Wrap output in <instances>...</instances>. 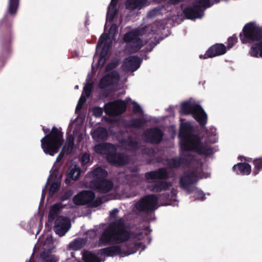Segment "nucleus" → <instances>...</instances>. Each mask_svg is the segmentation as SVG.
Here are the masks:
<instances>
[{
  "mask_svg": "<svg viewBox=\"0 0 262 262\" xmlns=\"http://www.w3.org/2000/svg\"><path fill=\"white\" fill-rule=\"evenodd\" d=\"M164 133L158 127L147 129L143 133V137L146 143L152 144H158L161 142Z\"/></svg>",
  "mask_w": 262,
  "mask_h": 262,
  "instance_id": "nucleus-11",
  "label": "nucleus"
},
{
  "mask_svg": "<svg viewBox=\"0 0 262 262\" xmlns=\"http://www.w3.org/2000/svg\"><path fill=\"white\" fill-rule=\"evenodd\" d=\"M45 194L43 192H42V196H41V199L43 200L45 199Z\"/></svg>",
  "mask_w": 262,
  "mask_h": 262,
  "instance_id": "nucleus-63",
  "label": "nucleus"
},
{
  "mask_svg": "<svg viewBox=\"0 0 262 262\" xmlns=\"http://www.w3.org/2000/svg\"><path fill=\"white\" fill-rule=\"evenodd\" d=\"M197 181L196 173L193 170L185 171L180 178V185L181 187L186 190L188 194L193 192L196 187L192 186Z\"/></svg>",
  "mask_w": 262,
  "mask_h": 262,
  "instance_id": "nucleus-9",
  "label": "nucleus"
},
{
  "mask_svg": "<svg viewBox=\"0 0 262 262\" xmlns=\"http://www.w3.org/2000/svg\"><path fill=\"white\" fill-rule=\"evenodd\" d=\"M91 174L94 179H102L107 177L108 173L105 169L99 166L94 169Z\"/></svg>",
  "mask_w": 262,
  "mask_h": 262,
  "instance_id": "nucleus-30",
  "label": "nucleus"
},
{
  "mask_svg": "<svg viewBox=\"0 0 262 262\" xmlns=\"http://www.w3.org/2000/svg\"><path fill=\"white\" fill-rule=\"evenodd\" d=\"M81 173V169L79 167L74 165L73 167H70L68 169V178L65 180V183L69 184L70 183L69 179L76 180L78 179Z\"/></svg>",
  "mask_w": 262,
  "mask_h": 262,
  "instance_id": "nucleus-28",
  "label": "nucleus"
},
{
  "mask_svg": "<svg viewBox=\"0 0 262 262\" xmlns=\"http://www.w3.org/2000/svg\"><path fill=\"white\" fill-rule=\"evenodd\" d=\"M71 227V222L69 218L59 216L55 221L54 231L60 236H63Z\"/></svg>",
  "mask_w": 262,
  "mask_h": 262,
  "instance_id": "nucleus-13",
  "label": "nucleus"
},
{
  "mask_svg": "<svg viewBox=\"0 0 262 262\" xmlns=\"http://www.w3.org/2000/svg\"><path fill=\"white\" fill-rule=\"evenodd\" d=\"M142 152L143 154L146 155L150 157H154L156 154L155 150L152 147H145L142 149Z\"/></svg>",
  "mask_w": 262,
  "mask_h": 262,
  "instance_id": "nucleus-44",
  "label": "nucleus"
},
{
  "mask_svg": "<svg viewBox=\"0 0 262 262\" xmlns=\"http://www.w3.org/2000/svg\"><path fill=\"white\" fill-rule=\"evenodd\" d=\"M183 13L185 17L189 19L201 18L204 15V10H201L200 7L194 4L185 8Z\"/></svg>",
  "mask_w": 262,
  "mask_h": 262,
  "instance_id": "nucleus-18",
  "label": "nucleus"
},
{
  "mask_svg": "<svg viewBox=\"0 0 262 262\" xmlns=\"http://www.w3.org/2000/svg\"><path fill=\"white\" fill-rule=\"evenodd\" d=\"M109 92L107 90H104L102 91L100 93V96L101 97L107 98L108 96Z\"/></svg>",
  "mask_w": 262,
  "mask_h": 262,
  "instance_id": "nucleus-57",
  "label": "nucleus"
},
{
  "mask_svg": "<svg viewBox=\"0 0 262 262\" xmlns=\"http://www.w3.org/2000/svg\"><path fill=\"white\" fill-rule=\"evenodd\" d=\"M19 6V0H9L8 13L13 16L16 15Z\"/></svg>",
  "mask_w": 262,
  "mask_h": 262,
  "instance_id": "nucleus-37",
  "label": "nucleus"
},
{
  "mask_svg": "<svg viewBox=\"0 0 262 262\" xmlns=\"http://www.w3.org/2000/svg\"><path fill=\"white\" fill-rule=\"evenodd\" d=\"M73 194V192L72 190L69 189L66 191L62 195H61L60 197V200L61 201H64L67 200H69L71 198Z\"/></svg>",
  "mask_w": 262,
  "mask_h": 262,
  "instance_id": "nucleus-45",
  "label": "nucleus"
},
{
  "mask_svg": "<svg viewBox=\"0 0 262 262\" xmlns=\"http://www.w3.org/2000/svg\"><path fill=\"white\" fill-rule=\"evenodd\" d=\"M95 198V193L91 190H83L73 198V203L77 206L84 205L91 203Z\"/></svg>",
  "mask_w": 262,
  "mask_h": 262,
  "instance_id": "nucleus-14",
  "label": "nucleus"
},
{
  "mask_svg": "<svg viewBox=\"0 0 262 262\" xmlns=\"http://www.w3.org/2000/svg\"><path fill=\"white\" fill-rule=\"evenodd\" d=\"M40 257L42 258L43 262H56L57 261L54 255L46 254L45 251L41 253Z\"/></svg>",
  "mask_w": 262,
  "mask_h": 262,
  "instance_id": "nucleus-40",
  "label": "nucleus"
},
{
  "mask_svg": "<svg viewBox=\"0 0 262 262\" xmlns=\"http://www.w3.org/2000/svg\"><path fill=\"white\" fill-rule=\"evenodd\" d=\"M122 143L129 150H136L139 147L138 142L136 140H134L132 137H128L127 139H123Z\"/></svg>",
  "mask_w": 262,
  "mask_h": 262,
  "instance_id": "nucleus-35",
  "label": "nucleus"
},
{
  "mask_svg": "<svg viewBox=\"0 0 262 262\" xmlns=\"http://www.w3.org/2000/svg\"><path fill=\"white\" fill-rule=\"evenodd\" d=\"M124 251L119 246L113 245L106 248L99 249L98 254L106 256H114L115 255H122Z\"/></svg>",
  "mask_w": 262,
  "mask_h": 262,
  "instance_id": "nucleus-20",
  "label": "nucleus"
},
{
  "mask_svg": "<svg viewBox=\"0 0 262 262\" xmlns=\"http://www.w3.org/2000/svg\"><path fill=\"white\" fill-rule=\"evenodd\" d=\"M108 37L107 34L103 33L100 37L98 43L97 44L96 49L100 48L103 45V42L107 39Z\"/></svg>",
  "mask_w": 262,
  "mask_h": 262,
  "instance_id": "nucleus-49",
  "label": "nucleus"
},
{
  "mask_svg": "<svg viewBox=\"0 0 262 262\" xmlns=\"http://www.w3.org/2000/svg\"><path fill=\"white\" fill-rule=\"evenodd\" d=\"M145 178L147 182H150V180L155 179H167L169 178V176L167 170L165 168H159L157 170L146 172Z\"/></svg>",
  "mask_w": 262,
  "mask_h": 262,
  "instance_id": "nucleus-17",
  "label": "nucleus"
},
{
  "mask_svg": "<svg viewBox=\"0 0 262 262\" xmlns=\"http://www.w3.org/2000/svg\"><path fill=\"white\" fill-rule=\"evenodd\" d=\"M194 129L189 123H183L180 128L178 137L181 146L184 151H193L200 155L210 156L213 151L212 148L204 145L201 138L198 134L193 133Z\"/></svg>",
  "mask_w": 262,
  "mask_h": 262,
  "instance_id": "nucleus-2",
  "label": "nucleus"
},
{
  "mask_svg": "<svg viewBox=\"0 0 262 262\" xmlns=\"http://www.w3.org/2000/svg\"><path fill=\"white\" fill-rule=\"evenodd\" d=\"M90 186L93 189L100 193H107L113 188L114 184L111 180L106 178L93 179L90 182Z\"/></svg>",
  "mask_w": 262,
  "mask_h": 262,
  "instance_id": "nucleus-12",
  "label": "nucleus"
},
{
  "mask_svg": "<svg viewBox=\"0 0 262 262\" xmlns=\"http://www.w3.org/2000/svg\"><path fill=\"white\" fill-rule=\"evenodd\" d=\"M232 170L237 174L249 175L251 172V166L248 163L240 162L234 165Z\"/></svg>",
  "mask_w": 262,
  "mask_h": 262,
  "instance_id": "nucleus-22",
  "label": "nucleus"
},
{
  "mask_svg": "<svg viewBox=\"0 0 262 262\" xmlns=\"http://www.w3.org/2000/svg\"><path fill=\"white\" fill-rule=\"evenodd\" d=\"M101 203H102V202H101V200H97L94 202V206L96 207V206L100 205Z\"/></svg>",
  "mask_w": 262,
  "mask_h": 262,
  "instance_id": "nucleus-61",
  "label": "nucleus"
},
{
  "mask_svg": "<svg viewBox=\"0 0 262 262\" xmlns=\"http://www.w3.org/2000/svg\"><path fill=\"white\" fill-rule=\"evenodd\" d=\"M150 31L149 27L145 26L142 28H136L126 33L123 37V41L127 44L130 43L128 48L131 52L136 53L143 47V40L141 36L145 35Z\"/></svg>",
  "mask_w": 262,
  "mask_h": 262,
  "instance_id": "nucleus-4",
  "label": "nucleus"
},
{
  "mask_svg": "<svg viewBox=\"0 0 262 262\" xmlns=\"http://www.w3.org/2000/svg\"><path fill=\"white\" fill-rule=\"evenodd\" d=\"M130 233L126 229L123 218L111 222L102 232L99 243L103 246L123 244L127 242L122 248L123 254L128 255L136 253L141 247L139 242L128 241Z\"/></svg>",
  "mask_w": 262,
  "mask_h": 262,
  "instance_id": "nucleus-1",
  "label": "nucleus"
},
{
  "mask_svg": "<svg viewBox=\"0 0 262 262\" xmlns=\"http://www.w3.org/2000/svg\"><path fill=\"white\" fill-rule=\"evenodd\" d=\"M60 184L59 183L54 182H53L49 189V194L52 195H53L55 192H57L59 189Z\"/></svg>",
  "mask_w": 262,
  "mask_h": 262,
  "instance_id": "nucleus-42",
  "label": "nucleus"
},
{
  "mask_svg": "<svg viewBox=\"0 0 262 262\" xmlns=\"http://www.w3.org/2000/svg\"><path fill=\"white\" fill-rule=\"evenodd\" d=\"M119 212L117 208L113 209L110 213L109 217L111 219H116Z\"/></svg>",
  "mask_w": 262,
  "mask_h": 262,
  "instance_id": "nucleus-53",
  "label": "nucleus"
},
{
  "mask_svg": "<svg viewBox=\"0 0 262 262\" xmlns=\"http://www.w3.org/2000/svg\"><path fill=\"white\" fill-rule=\"evenodd\" d=\"M148 0H126L125 8L126 9L134 10L140 9L143 7L148 6Z\"/></svg>",
  "mask_w": 262,
  "mask_h": 262,
  "instance_id": "nucleus-21",
  "label": "nucleus"
},
{
  "mask_svg": "<svg viewBox=\"0 0 262 262\" xmlns=\"http://www.w3.org/2000/svg\"><path fill=\"white\" fill-rule=\"evenodd\" d=\"M12 19L6 16L0 23V47L4 53H8L12 41Z\"/></svg>",
  "mask_w": 262,
  "mask_h": 262,
  "instance_id": "nucleus-5",
  "label": "nucleus"
},
{
  "mask_svg": "<svg viewBox=\"0 0 262 262\" xmlns=\"http://www.w3.org/2000/svg\"><path fill=\"white\" fill-rule=\"evenodd\" d=\"M74 145V137L72 136H71L69 138V139L68 141V149H67V154H70L72 152V150L73 149Z\"/></svg>",
  "mask_w": 262,
  "mask_h": 262,
  "instance_id": "nucleus-47",
  "label": "nucleus"
},
{
  "mask_svg": "<svg viewBox=\"0 0 262 262\" xmlns=\"http://www.w3.org/2000/svg\"><path fill=\"white\" fill-rule=\"evenodd\" d=\"M237 41V38L235 35H233L232 36L230 37L228 39V45L227 47L229 49L231 48Z\"/></svg>",
  "mask_w": 262,
  "mask_h": 262,
  "instance_id": "nucleus-48",
  "label": "nucleus"
},
{
  "mask_svg": "<svg viewBox=\"0 0 262 262\" xmlns=\"http://www.w3.org/2000/svg\"><path fill=\"white\" fill-rule=\"evenodd\" d=\"M93 89V84L89 83L86 84L83 89V93L85 94L86 97H89L91 95Z\"/></svg>",
  "mask_w": 262,
  "mask_h": 262,
  "instance_id": "nucleus-46",
  "label": "nucleus"
},
{
  "mask_svg": "<svg viewBox=\"0 0 262 262\" xmlns=\"http://www.w3.org/2000/svg\"><path fill=\"white\" fill-rule=\"evenodd\" d=\"M85 244L83 238H78L70 243L69 248L74 250H78L83 248Z\"/></svg>",
  "mask_w": 262,
  "mask_h": 262,
  "instance_id": "nucleus-36",
  "label": "nucleus"
},
{
  "mask_svg": "<svg viewBox=\"0 0 262 262\" xmlns=\"http://www.w3.org/2000/svg\"><path fill=\"white\" fill-rule=\"evenodd\" d=\"M119 73L116 71H113L104 75L100 80L99 88L101 89H104L106 87L112 85L114 83V79H118Z\"/></svg>",
  "mask_w": 262,
  "mask_h": 262,
  "instance_id": "nucleus-19",
  "label": "nucleus"
},
{
  "mask_svg": "<svg viewBox=\"0 0 262 262\" xmlns=\"http://www.w3.org/2000/svg\"><path fill=\"white\" fill-rule=\"evenodd\" d=\"M83 105V104L78 102L77 105L76 107V110H80L82 108Z\"/></svg>",
  "mask_w": 262,
  "mask_h": 262,
  "instance_id": "nucleus-60",
  "label": "nucleus"
},
{
  "mask_svg": "<svg viewBox=\"0 0 262 262\" xmlns=\"http://www.w3.org/2000/svg\"><path fill=\"white\" fill-rule=\"evenodd\" d=\"M93 138L97 141H105L108 137V133L104 127H98L92 134Z\"/></svg>",
  "mask_w": 262,
  "mask_h": 262,
  "instance_id": "nucleus-27",
  "label": "nucleus"
},
{
  "mask_svg": "<svg viewBox=\"0 0 262 262\" xmlns=\"http://www.w3.org/2000/svg\"><path fill=\"white\" fill-rule=\"evenodd\" d=\"M253 164L254 166L253 170V174L256 176L259 173V171L262 170V157L254 159Z\"/></svg>",
  "mask_w": 262,
  "mask_h": 262,
  "instance_id": "nucleus-38",
  "label": "nucleus"
},
{
  "mask_svg": "<svg viewBox=\"0 0 262 262\" xmlns=\"http://www.w3.org/2000/svg\"><path fill=\"white\" fill-rule=\"evenodd\" d=\"M163 8V6H161L153 9L148 13V16L149 17H155L156 16L158 15L159 13H161V11L162 10Z\"/></svg>",
  "mask_w": 262,
  "mask_h": 262,
  "instance_id": "nucleus-43",
  "label": "nucleus"
},
{
  "mask_svg": "<svg viewBox=\"0 0 262 262\" xmlns=\"http://www.w3.org/2000/svg\"><path fill=\"white\" fill-rule=\"evenodd\" d=\"M158 198L155 194H148L141 198L135 205L139 212H148L152 211L158 203Z\"/></svg>",
  "mask_w": 262,
  "mask_h": 262,
  "instance_id": "nucleus-7",
  "label": "nucleus"
},
{
  "mask_svg": "<svg viewBox=\"0 0 262 262\" xmlns=\"http://www.w3.org/2000/svg\"><path fill=\"white\" fill-rule=\"evenodd\" d=\"M194 4L195 6H199L201 10H204L202 8L206 9L211 6L210 0H196Z\"/></svg>",
  "mask_w": 262,
  "mask_h": 262,
  "instance_id": "nucleus-39",
  "label": "nucleus"
},
{
  "mask_svg": "<svg viewBox=\"0 0 262 262\" xmlns=\"http://www.w3.org/2000/svg\"><path fill=\"white\" fill-rule=\"evenodd\" d=\"M141 60L137 56H130L125 58L122 65V68L125 71L134 72L140 66Z\"/></svg>",
  "mask_w": 262,
  "mask_h": 262,
  "instance_id": "nucleus-16",
  "label": "nucleus"
},
{
  "mask_svg": "<svg viewBox=\"0 0 262 262\" xmlns=\"http://www.w3.org/2000/svg\"><path fill=\"white\" fill-rule=\"evenodd\" d=\"M183 161H187V158L182 159L181 157L173 158L167 159V165L169 168H179L183 163Z\"/></svg>",
  "mask_w": 262,
  "mask_h": 262,
  "instance_id": "nucleus-31",
  "label": "nucleus"
},
{
  "mask_svg": "<svg viewBox=\"0 0 262 262\" xmlns=\"http://www.w3.org/2000/svg\"><path fill=\"white\" fill-rule=\"evenodd\" d=\"M107 161L111 164L117 166H124L129 163V156L124 152H118L115 145L106 156Z\"/></svg>",
  "mask_w": 262,
  "mask_h": 262,
  "instance_id": "nucleus-10",
  "label": "nucleus"
},
{
  "mask_svg": "<svg viewBox=\"0 0 262 262\" xmlns=\"http://www.w3.org/2000/svg\"><path fill=\"white\" fill-rule=\"evenodd\" d=\"M105 60V54H103V51H102L100 54V59L99 60V63H100V62L102 61V64H103Z\"/></svg>",
  "mask_w": 262,
  "mask_h": 262,
  "instance_id": "nucleus-59",
  "label": "nucleus"
},
{
  "mask_svg": "<svg viewBox=\"0 0 262 262\" xmlns=\"http://www.w3.org/2000/svg\"><path fill=\"white\" fill-rule=\"evenodd\" d=\"M226 46L223 43H215L207 50L204 55H200L201 59H206L224 55L226 53Z\"/></svg>",
  "mask_w": 262,
  "mask_h": 262,
  "instance_id": "nucleus-15",
  "label": "nucleus"
},
{
  "mask_svg": "<svg viewBox=\"0 0 262 262\" xmlns=\"http://www.w3.org/2000/svg\"><path fill=\"white\" fill-rule=\"evenodd\" d=\"M239 34L243 43L259 41L262 39V28L257 26L253 21L246 24Z\"/></svg>",
  "mask_w": 262,
  "mask_h": 262,
  "instance_id": "nucleus-6",
  "label": "nucleus"
},
{
  "mask_svg": "<svg viewBox=\"0 0 262 262\" xmlns=\"http://www.w3.org/2000/svg\"><path fill=\"white\" fill-rule=\"evenodd\" d=\"M221 0H213L214 3H218L220 2Z\"/></svg>",
  "mask_w": 262,
  "mask_h": 262,
  "instance_id": "nucleus-64",
  "label": "nucleus"
},
{
  "mask_svg": "<svg viewBox=\"0 0 262 262\" xmlns=\"http://www.w3.org/2000/svg\"><path fill=\"white\" fill-rule=\"evenodd\" d=\"M126 103L123 100L118 99L104 104V111L110 116H117L123 114L126 110Z\"/></svg>",
  "mask_w": 262,
  "mask_h": 262,
  "instance_id": "nucleus-8",
  "label": "nucleus"
},
{
  "mask_svg": "<svg viewBox=\"0 0 262 262\" xmlns=\"http://www.w3.org/2000/svg\"><path fill=\"white\" fill-rule=\"evenodd\" d=\"M62 204L61 202L57 203L53 205L50 208L48 220V222H52L58 216L60 213V210L63 208Z\"/></svg>",
  "mask_w": 262,
  "mask_h": 262,
  "instance_id": "nucleus-26",
  "label": "nucleus"
},
{
  "mask_svg": "<svg viewBox=\"0 0 262 262\" xmlns=\"http://www.w3.org/2000/svg\"><path fill=\"white\" fill-rule=\"evenodd\" d=\"M80 162L83 167L87 166L90 162V155L87 152L84 153L81 157Z\"/></svg>",
  "mask_w": 262,
  "mask_h": 262,
  "instance_id": "nucleus-41",
  "label": "nucleus"
},
{
  "mask_svg": "<svg viewBox=\"0 0 262 262\" xmlns=\"http://www.w3.org/2000/svg\"><path fill=\"white\" fill-rule=\"evenodd\" d=\"M93 113L95 117H99L103 114V110L100 107H95L93 109Z\"/></svg>",
  "mask_w": 262,
  "mask_h": 262,
  "instance_id": "nucleus-52",
  "label": "nucleus"
},
{
  "mask_svg": "<svg viewBox=\"0 0 262 262\" xmlns=\"http://www.w3.org/2000/svg\"><path fill=\"white\" fill-rule=\"evenodd\" d=\"M86 100V96H84L83 94L82 93V94L81 95V96L79 99L78 102L83 104L85 102Z\"/></svg>",
  "mask_w": 262,
  "mask_h": 262,
  "instance_id": "nucleus-56",
  "label": "nucleus"
},
{
  "mask_svg": "<svg viewBox=\"0 0 262 262\" xmlns=\"http://www.w3.org/2000/svg\"><path fill=\"white\" fill-rule=\"evenodd\" d=\"M170 186L171 184L166 181H157L153 184H149L148 188L152 192H160L167 190Z\"/></svg>",
  "mask_w": 262,
  "mask_h": 262,
  "instance_id": "nucleus-23",
  "label": "nucleus"
},
{
  "mask_svg": "<svg viewBox=\"0 0 262 262\" xmlns=\"http://www.w3.org/2000/svg\"><path fill=\"white\" fill-rule=\"evenodd\" d=\"M42 130L46 135L41 139V146L47 155L54 156L57 153L64 141L61 128L53 126L50 129L42 127Z\"/></svg>",
  "mask_w": 262,
  "mask_h": 262,
  "instance_id": "nucleus-3",
  "label": "nucleus"
},
{
  "mask_svg": "<svg viewBox=\"0 0 262 262\" xmlns=\"http://www.w3.org/2000/svg\"><path fill=\"white\" fill-rule=\"evenodd\" d=\"M84 262H101L100 259L91 251H85L82 254Z\"/></svg>",
  "mask_w": 262,
  "mask_h": 262,
  "instance_id": "nucleus-32",
  "label": "nucleus"
},
{
  "mask_svg": "<svg viewBox=\"0 0 262 262\" xmlns=\"http://www.w3.org/2000/svg\"><path fill=\"white\" fill-rule=\"evenodd\" d=\"M192 116L201 126L204 127L207 124V115L201 105Z\"/></svg>",
  "mask_w": 262,
  "mask_h": 262,
  "instance_id": "nucleus-25",
  "label": "nucleus"
},
{
  "mask_svg": "<svg viewBox=\"0 0 262 262\" xmlns=\"http://www.w3.org/2000/svg\"><path fill=\"white\" fill-rule=\"evenodd\" d=\"M146 123L147 121L144 118H133L128 122V126L132 128H141Z\"/></svg>",
  "mask_w": 262,
  "mask_h": 262,
  "instance_id": "nucleus-33",
  "label": "nucleus"
},
{
  "mask_svg": "<svg viewBox=\"0 0 262 262\" xmlns=\"http://www.w3.org/2000/svg\"><path fill=\"white\" fill-rule=\"evenodd\" d=\"M64 148H65V147H63L62 148L60 152L59 153V154L57 156V157L56 158V161L57 162H59L61 160V159H62V158L64 156Z\"/></svg>",
  "mask_w": 262,
  "mask_h": 262,
  "instance_id": "nucleus-55",
  "label": "nucleus"
},
{
  "mask_svg": "<svg viewBox=\"0 0 262 262\" xmlns=\"http://www.w3.org/2000/svg\"><path fill=\"white\" fill-rule=\"evenodd\" d=\"M113 144L110 143H103L96 145L95 146V150L97 153H108L111 150Z\"/></svg>",
  "mask_w": 262,
  "mask_h": 262,
  "instance_id": "nucleus-34",
  "label": "nucleus"
},
{
  "mask_svg": "<svg viewBox=\"0 0 262 262\" xmlns=\"http://www.w3.org/2000/svg\"><path fill=\"white\" fill-rule=\"evenodd\" d=\"M194 192H195L196 193V197L195 199V200L204 201L206 199L205 194L201 190H198L196 187Z\"/></svg>",
  "mask_w": 262,
  "mask_h": 262,
  "instance_id": "nucleus-51",
  "label": "nucleus"
},
{
  "mask_svg": "<svg viewBox=\"0 0 262 262\" xmlns=\"http://www.w3.org/2000/svg\"><path fill=\"white\" fill-rule=\"evenodd\" d=\"M116 67V64H115V63H113V62H111L109 64H108L106 68H105V70L106 71L108 72L110 71H111L112 70H113L114 69H115Z\"/></svg>",
  "mask_w": 262,
  "mask_h": 262,
  "instance_id": "nucleus-54",
  "label": "nucleus"
},
{
  "mask_svg": "<svg viewBox=\"0 0 262 262\" xmlns=\"http://www.w3.org/2000/svg\"><path fill=\"white\" fill-rule=\"evenodd\" d=\"M184 1V0H168V3L169 4L176 5Z\"/></svg>",
  "mask_w": 262,
  "mask_h": 262,
  "instance_id": "nucleus-58",
  "label": "nucleus"
},
{
  "mask_svg": "<svg viewBox=\"0 0 262 262\" xmlns=\"http://www.w3.org/2000/svg\"><path fill=\"white\" fill-rule=\"evenodd\" d=\"M133 112L135 114L142 112V109L140 105L135 101L133 102Z\"/></svg>",
  "mask_w": 262,
  "mask_h": 262,
  "instance_id": "nucleus-50",
  "label": "nucleus"
},
{
  "mask_svg": "<svg viewBox=\"0 0 262 262\" xmlns=\"http://www.w3.org/2000/svg\"><path fill=\"white\" fill-rule=\"evenodd\" d=\"M250 54L254 57L262 58V41L255 43L251 46Z\"/></svg>",
  "mask_w": 262,
  "mask_h": 262,
  "instance_id": "nucleus-29",
  "label": "nucleus"
},
{
  "mask_svg": "<svg viewBox=\"0 0 262 262\" xmlns=\"http://www.w3.org/2000/svg\"><path fill=\"white\" fill-rule=\"evenodd\" d=\"M199 104H193L189 101H186L181 104V110L184 115H191L193 116L194 113L200 108Z\"/></svg>",
  "mask_w": 262,
  "mask_h": 262,
  "instance_id": "nucleus-24",
  "label": "nucleus"
},
{
  "mask_svg": "<svg viewBox=\"0 0 262 262\" xmlns=\"http://www.w3.org/2000/svg\"><path fill=\"white\" fill-rule=\"evenodd\" d=\"M118 0H111V4L116 6Z\"/></svg>",
  "mask_w": 262,
  "mask_h": 262,
  "instance_id": "nucleus-62",
  "label": "nucleus"
}]
</instances>
